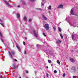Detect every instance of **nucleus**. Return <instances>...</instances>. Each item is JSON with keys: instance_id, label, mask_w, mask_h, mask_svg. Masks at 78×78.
<instances>
[{"instance_id": "1", "label": "nucleus", "mask_w": 78, "mask_h": 78, "mask_svg": "<svg viewBox=\"0 0 78 78\" xmlns=\"http://www.w3.org/2000/svg\"><path fill=\"white\" fill-rule=\"evenodd\" d=\"M9 55L11 58H13L12 55H15V51H12L11 52L9 51Z\"/></svg>"}, {"instance_id": "2", "label": "nucleus", "mask_w": 78, "mask_h": 78, "mask_svg": "<svg viewBox=\"0 0 78 78\" xmlns=\"http://www.w3.org/2000/svg\"><path fill=\"white\" fill-rule=\"evenodd\" d=\"M73 11H74V9L72 8L71 9L70 15H71V14L73 16H75L76 14L74 13V12H73Z\"/></svg>"}, {"instance_id": "3", "label": "nucleus", "mask_w": 78, "mask_h": 78, "mask_svg": "<svg viewBox=\"0 0 78 78\" xmlns=\"http://www.w3.org/2000/svg\"><path fill=\"white\" fill-rule=\"evenodd\" d=\"M44 27L47 30H48L49 29V25L47 24L44 25Z\"/></svg>"}, {"instance_id": "4", "label": "nucleus", "mask_w": 78, "mask_h": 78, "mask_svg": "<svg viewBox=\"0 0 78 78\" xmlns=\"http://www.w3.org/2000/svg\"><path fill=\"white\" fill-rule=\"evenodd\" d=\"M33 33L34 34V36L37 37V31H36L34 30L33 31Z\"/></svg>"}, {"instance_id": "5", "label": "nucleus", "mask_w": 78, "mask_h": 78, "mask_svg": "<svg viewBox=\"0 0 78 78\" xmlns=\"http://www.w3.org/2000/svg\"><path fill=\"white\" fill-rule=\"evenodd\" d=\"M4 2H5L6 5H7L8 6H9V7H12V6L9 5V2L8 1L6 2L5 1H4Z\"/></svg>"}, {"instance_id": "6", "label": "nucleus", "mask_w": 78, "mask_h": 78, "mask_svg": "<svg viewBox=\"0 0 78 78\" xmlns=\"http://www.w3.org/2000/svg\"><path fill=\"white\" fill-rule=\"evenodd\" d=\"M57 8H58V9H59V8H61V9H63L64 7H63V5H62V4L59 5L57 7Z\"/></svg>"}, {"instance_id": "7", "label": "nucleus", "mask_w": 78, "mask_h": 78, "mask_svg": "<svg viewBox=\"0 0 78 78\" xmlns=\"http://www.w3.org/2000/svg\"><path fill=\"white\" fill-rule=\"evenodd\" d=\"M61 41L58 40L56 42V44L59 45V46H60L59 45L61 43Z\"/></svg>"}, {"instance_id": "8", "label": "nucleus", "mask_w": 78, "mask_h": 78, "mask_svg": "<svg viewBox=\"0 0 78 78\" xmlns=\"http://www.w3.org/2000/svg\"><path fill=\"white\" fill-rule=\"evenodd\" d=\"M42 17L43 19H44L45 20H47L48 19L45 17L44 15H42Z\"/></svg>"}, {"instance_id": "9", "label": "nucleus", "mask_w": 78, "mask_h": 78, "mask_svg": "<svg viewBox=\"0 0 78 78\" xmlns=\"http://www.w3.org/2000/svg\"><path fill=\"white\" fill-rule=\"evenodd\" d=\"M16 48L18 49L19 51L20 52H21V49L20 48V47L18 46V45H16Z\"/></svg>"}, {"instance_id": "10", "label": "nucleus", "mask_w": 78, "mask_h": 78, "mask_svg": "<svg viewBox=\"0 0 78 78\" xmlns=\"http://www.w3.org/2000/svg\"><path fill=\"white\" fill-rule=\"evenodd\" d=\"M71 69L72 70H73L74 72H75L76 70V69L75 66H73L72 68Z\"/></svg>"}, {"instance_id": "11", "label": "nucleus", "mask_w": 78, "mask_h": 78, "mask_svg": "<svg viewBox=\"0 0 78 78\" xmlns=\"http://www.w3.org/2000/svg\"><path fill=\"white\" fill-rule=\"evenodd\" d=\"M0 21L1 22L0 23V24L3 27H4V25H3V21L1 19H0Z\"/></svg>"}, {"instance_id": "12", "label": "nucleus", "mask_w": 78, "mask_h": 78, "mask_svg": "<svg viewBox=\"0 0 78 78\" xmlns=\"http://www.w3.org/2000/svg\"><path fill=\"white\" fill-rule=\"evenodd\" d=\"M70 61L71 62H75V60L72 58H70Z\"/></svg>"}, {"instance_id": "13", "label": "nucleus", "mask_w": 78, "mask_h": 78, "mask_svg": "<svg viewBox=\"0 0 78 78\" xmlns=\"http://www.w3.org/2000/svg\"><path fill=\"white\" fill-rule=\"evenodd\" d=\"M16 16L17 18H19L20 17V14L19 13L16 14Z\"/></svg>"}, {"instance_id": "14", "label": "nucleus", "mask_w": 78, "mask_h": 78, "mask_svg": "<svg viewBox=\"0 0 78 78\" xmlns=\"http://www.w3.org/2000/svg\"><path fill=\"white\" fill-rule=\"evenodd\" d=\"M72 39L73 40V39H74V37H75V34H73L72 35Z\"/></svg>"}, {"instance_id": "15", "label": "nucleus", "mask_w": 78, "mask_h": 78, "mask_svg": "<svg viewBox=\"0 0 78 78\" xmlns=\"http://www.w3.org/2000/svg\"><path fill=\"white\" fill-rule=\"evenodd\" d=\"M27 17H26V16H24V21H27Z\"/></svg>"}, {"instance_id": "16", "label": "nucleus", "mask_w": 78, "mask_h": 78, "mask_svg": "<svg viewBox=\"0 0 78 78\" xmlns=\"http://www.w3.org/2000/svg\"><path fill=\"white\" fill-rule=\"evenodd\" d=\"M57 62L58 64H59V65H60V62L58 60H57Z\"/></svg>"}, {"instance_id": "17", "label": "nucleus", "mask_w": 78, "mask_h": 78, "mask_svg": "<svg viewBox=\"0 0 78 78\" xmlns=\"http://www.w3.org/2000/svg\"><path fill=\"white\" fill-rule=\"evenodd\" d=\"M60 35L62 38V39H63V36L61 34H60Z\"/></svg>"}, {"instance_id": "18", "label": "nucleus", "mask_w": 78, "mask_h": 78, "mask_svg": "<svg viewBox=\"0 0 78 78\" xmlns=\"http://www.w3.org/2000/svg\"><path fill=\"white\" fill-rule=\"evenodd\" d=\"M36 9L38 10V11H41V8H36Z\"/></svg>"}, {"instance_id": "19", "label": "nucleus", "mask_w": 78, "mask_h": 78, "mask_svg": "<svg viewBox=\"0 0 78 78\" xmlns=\"http://www.w3.org/2000/svg\"><path fill=\"white\" fill-rule=\"evenodd\" d=\"M22 3L23 5H25V2L24 1H23Z\"/></svg>"}, {"instance_id": "20", "label": "nucleus", "mask_w": 78, "mask_h": 78, "mask_svg": "<svg viewBox=\"0 0 78 78\" xmlns=\"http://www.w3.org/2000/svg\"><path fill=\"white\" fill-rule=\"evenodd\" d=\"M0 36L1 37H3V35H2V33L0 31Z\"/></svg>"}, {"instance_id": "21", "label": "nucleus", "mask_w": 78, "mask_h": 78, "mask_svg": "<svg viewBox=\"0 0 78 78\" xmlns=\"http://www.w3.org/2000/svg\"><path fill=\"white\" fill-rule=\"evenodd\" d=\"M58 30H59V31H60V32H61V28H60V27H58Z\"/></svg>"}, {"instance_id": "22", "label": "nucleus", "mask_w": 78, "mask_h": 78, "mask_svg": "<svg viewBox=\"0 0 78 78\" xmlns=\"http://www.w3.org/2000/svg\"><path fill=\"white\" fill-rule=\"evenodd\" d=\"M17 67H18V66H15L14 67V69H16V68H17Z\"/></svg>"}, {"instance_id": "23", "label": "nucleus", "mask_w": 78, "mask_h": 78, "mask_svg": "<svg viewBox=\"0 0 78 78\" xmlns=\"http://www.w3.org/2000/svg\"><path fill=\"white\" fill-rule=\"evenodd\" d=\"M62 76L63 77H65L66 76V74L64 73L63 74Z\"/></svg>"}, {"instance_id": "24", "label": "nucleus", "mask_w": 78, "mask_h": 78, "mask_svg": "<svg viewBox=\"0 0 78 78\" xmlns=\"http://www.w3.org/2000/svg\"><path fill=\"white\" fill-rule=\"evenodd\" d=\"M53 29H54V31H56V27H53Z\"/></svg>"}, {"instance_id": "25", "label": "nucleus", "mask_w": 78, "mask_h": 78, "mask_svg": "<svg viewBox=\"0 0 78 78\" xmlns=\"http://www.w3.org/2000/svg\"><path fill=\"white\" fill-rule=\"evenodd\" d=\"M46 54H47V55H48V56L49 55V54H48V52L47 51L46 52Z\"/></svg>"}, {"instance_id": "26", "label": "nucleus", "mask_w": 78, "mask_h": 78, "mask_svg": "<svg viewBox=\"0 0 78 78\" xmlns=\"http://www.w3.org/2000/svg\"><path fill=\"white\" fill-rule=\"evenodd\" d=\"M54 73H57V71L56 70H55L54 71Z\"/></svg>"}, {"instance_id": "27", "label": "nucleus", "mask_w": 78, "mask_h": 78, "mask_svg": "<svg viewBox=\"0 0 78 78\" xmlns=\"http://www.w3.org/2000/svg\"><path fill=\"white\" fill-rule=\"evenodd\" d=\"M49 9H51V5L49 6Z\"/></svg>"}, {"instance_id": "28", "label": "nucleus", "mask_w": 78, "mask_h": 78, "mask_svg": "<svg viewBox=\"0 0 78 78\" xmlns=\"http://www.w3.org/2000/svg\"><path fill=\"white\" fill-rule=\"evenodd\" d=\"M43 34L44 36H45V37H46V35L44 33H43Z\"/></svg>"}, {"instance_id": "29", "label": "nucleus", "mask_w": 78, "mask_h": 78, "mask_svg": "<svg viewBox=\"0 0 78 78\" xmlns=\"http://www.w3.org/2000/svg\"><path fill=\"white\" fill-rule=\"evenodd\" d=\"M32 20L31 19H30L28 21L29 22H31Z\"/></svg>"}, {"instance_id": "30", "label": "nucleus", "mask_w": 78, "mask_h": 78, "mask_svg": "<svg viewBox=\"0 0 78 78\" xmlns=\"http://www.w3.org/2000/svg\"><path fill=\"white\" fill-rule=\"evenodd\" d=\"M25 72L26 73H28V71L27 70H26Z\"/></svg>"}, {"instance_id": "31", "label": "nucleus", "mask_w": 78, "mask_h": 78, "mask_svg": "<svg viewBox=\"0 0 78 78\" xmlns=\"http://www.w3.org/2000/svg\"><path fill=\"white\" fill-rule=\"evenodd\" d=\"M1 40L2 41V42L3 43L4 42V41H3L2 39L1 38Z\"/></svg>"}, {"instance_id": "32", "label": "nucleus", "mask_w": 78, "mask_h": 78, "mask_svg": "<svg viewBox=\"0 0 78 78\" xmlns=\"http://www.w3.org/2000/svg\"><path fill=\"white\" fill-rule=\"evenodd\" d=\"M14 61H15L16 62H17V60H16V59H14Z\"/></svg>"}, {"instance_id": "33", "label": "nucleus", "mask_w": 78, "mask_h": 78, "mask_svg": "<svg viewBox=\"0 0 78 78\" xmlns=\"http://www.w3.org/2000/svg\"><path fill=\"white\" fill-rule=\"evenodd\" d=\"M46 76L47 77H48V73H46Z\"/></svg>"}, {"instance_id": "34", "label": "nucleus", "mask_w": 78, "mask_h": 78, "mask_svg": "<svg viewBox=\"0 0 78 78\" xmlns=\"http://www.w3.org/2000/svg\"><path fill=\"white\" fill-rule=\"evenodd\" d=\"M30 2H34L35 1V0H30Z\"/></svg>"}, {"instance_id": "35", "label": "nucleus", "mask_w": 78, "mask_h": 78, "mask_svg": "<svg viewBox=\"0 0 78 78\" xmlns=\"http://www.w3.org/2000/svg\"><path fill=\"white\" fill-rule=\"evenodd\" d=\"M51 60H49V63H50H50H51Z\"/></svg>"}, {"instance_id": "36", "label": "nucleus", "mask_w": 78, "mask_h": 78, "mask_svg": "<svg viewBox=\"0 0 78 78\" xmlns=\"http://www.w3.org/2000/svg\"><path fill=\"white\" fill-rule=\"evenodd\" d=\"M43 5H44V3L43 2H41V6H42Z\"/></svg>"}, {"instance_id": "37", "label": "nucleus", "mask_w": 78, "mask_h": 78, "mask_svg": "<svg viewBox=\"0 0 78 78\" xmlns=\"http://www.w3.org/2000/svg\"><path fill=\"white\" fill-rule=\"evenodd\" d=\"M73 78H76V76H74L73 77Z\"/></svg>"}, {"instance_id": "38", "label": "nucleus", "mask_w": 78, "mask_h": 78, "mask_svg": "<svg viewBox=\"0 0 78 78\" xmlns=\"http://www.w3.org/2000/svg\"><path fill=\"white\" fill-rule=\"evenodd\" d=\"M26 51H24V54L25 55H26Z\"/></svg>"}, {"instance_id": "39", "label": "nucleus", "mask_w": 78, "mask_h": 78, "mask_svg": "<svg viewBox=\"0 0 78 78\" xmlns=\"http://www.w3.org/2000/svg\"><path fill=\"white\" fill-rule=\"evenodd\" d=\"M23 44L24 45H25V42H23Z\"/></svg>"}, {"instance_id": "40", "label": "nucleus", "mask_w": 78, "mask_h": 78, "mask_svg": "<svg viewBox=\"0 0 78 78\" xmlns=\"http://www.w3.org/2000/svg\"><path fill=\"white\" fill-rule=\"evenodd\" d=\"M0 78H5V77H0Z\"/></svg>"}, {"instance_id": "41", "label": "nucleus", "mask_w": 78, "mask_h": 78, "mask_svg": "<svg viewBox=\"0 0 78 78\" xmlns=\"http://www.w3.org/2000/svg\"><path fill=\"white\" fill-rule=\"evenodd\" d=\"M17 7H18L19 8L20 7V5L18 6Z\"/></svg>"}, {"instance_id": "42", "label": "nucleus", "mask_w": 78, "mask_h": 78, "mask_svg": "<svg viewBox=\"0 0 78 78\" xmlns=\"http://www.w3.org/2000/svg\"><path fill=\"white\" fill-rule=\"evenodd\" d=\"M46 68H47V69H48V67L47 66L46 67Z\"/></svg>"}, {"instance_id": "43", "label": "nucleus", "mask_w": 78, "mask_h": 78, "mask_svg": "<svg viewBox=\"0 0 78 78\" xmlns=\"http://www.w3.org/2000/svg\"><path fill=\"white\" fill-rule=\"evenodd\" d=\"M25 39H26V40H27V37H25Z\"/></svg>"}, {"instance_id": "44", "label": "nucleus", "mask_w": 78, "mask_h": 78, "mask_svg": "<svg viewBox=\"0 0 78 78\" xmlns=\"http://www.w3.org/2000/svg\"><path fill=\"white\" fill-rule=\"evenodd\" d=\"M49 54H50V55H51V53H50V52H49Z\"/></svg>"}, {"instance_id": "45", "label": "nucleus", "mask_w": 78, "mask_h": 78, "mask_svg": "<svg viewBox=\"0 0 78 78\" xmlns=\"http://www.w3.org/2000/svg\"><path fill=\"white\" fill-rule=\"evenodd\" d=\"M26 78H28V77H27V76H26Z\"/></svg>"}, {"instance_id": "46", "label": "nucleus", "mask_w": 78, "mask_h": 78, "mask_svg": "<svg viewBox=\"0 0 78 78\" xmlns=\"http://www.w3.org/2000/svg\"><path fill=\"white\" fill-rule=\"evenodd\" d=\"M48 9H49V7H48Z\"/></svg>"}, {"instance_id": "47", "label": "nucleus", "mask_w": 78, "mask_h": 78, "mask_svg": "<svg viewBox=\"0 0 78 78\" xmlns=\"http://www.w3.org/2000/svg\"><path fill=\"white\" fill-rule=\"evenodd\" d=\"M48 62H49V60H48Z\"/></svg>"}, {"instance_id": "48", "label": "nucleus", "mask_w": 78, "mask_h": 78, "mask_svg": "<svg viewBox=\"0 0 78 78\" xmlns=\"http://www.w3.org/2000/svg\"><path fill=\"white\" fill-rule=\"evenodd\" d=\"M51 66H53V65L51 64Z\"/></svg>"}, {"instance_id": "49", "label": "nucleus", "mask_w": 78, "mask_h": 78, "mask_svg": "<svg viewBox=\"0 0 78 78\" xmlns=\"http://www.w3.org/2000/svg\"><path fill=\"white\" fill-rule=\"evenodd\" d=\"M44 78H45V77L44 76Z\"/></svg>"}, {"instance_id": "50", "label": "nucleus", "mask_w": 78, "mask_h": 78, "mask_svg": "<svg viewBox=\"0 0 78 78\" xmlns=\"http://www.w3.org/2000/svg\"><path fill=\"white\" fill-rule=\"evenodd\" d=\"M38 45H37V46H38Z\"/></svg>"}, {"instance_id": "51", "label": "nucleus", "mask_w": 78, "mask_h": 78, "mask_svg": "<svg viewBox=\"0 0 78 78\" xmlns=\"http://www.w3.org/2000/svg\"><path fill=\"white\" fill-rule=\"evenodd\" d=\"M66 19H67V17H66Z\"/></svg>"}, {"instance_id": "52", "label": "nucleus", "mask_w": 78, "mask_h": 78, "mask_svg": "<svg viewBox=\"0 0 78 78\" xmlns=\"http://www.w3.org/2000/svg\"><path fill=\"white\" fill-rule=\"evenodd\" d=\"M73 26V27H75V26Z\"/></svg>"}]
</instances>
